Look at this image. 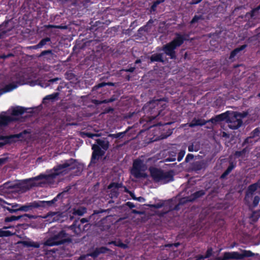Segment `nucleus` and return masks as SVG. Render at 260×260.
I'll return each instance as SVG.
<instances>
[{
	"instance_id": "13d9d810",
	"label": "nucleus",
	"mask_w": 260,
	"mask_h": 260,
	"mask_svg": "<svg viewBox=\"0 0 260 260\" xmlns=\"http://www.w3.org/2000/svg\"><path fill=\"white\" fill-rule=\"evenodd\" d=\"M0 58H3V59H6L7 58V55H0Z\"/></svg>"
},
{
	"instance_id": "bf43d9fd",
	"label": "nucleus",
	"mask_w": 260,
	"mask_h": 260,
	"mask_svg": "<svg viewBox=\"0 0 260 260\" xmlns=\"http://www.w3.org/2000/svg\"><path fill=\"white\" fill-rule=\"evenodd\" d=\"M51 53V51H44L42 53V55H44L46 53Z\"/></svg>"
},
{
	"instance_id": "f704fd0d",
	"label": "nucleus",
	"mask_w": 260,
	"mask_h": 260,
	"mask_svg": "<svg viewBox=\"0 0 260 260\" xmlns=\"http://www.w3.org/2000/svg\"><path fill=\"white\" fill-rule=\"evenodd\" d=\"M111 243L114 244L116 246H118L124 248H125L127 247L125 244H124L120 242L118 243V244H116L115 242H112V243H109V244H111Z\"/></svg>"
},
{
	"instance_id": "4d7b16f0",
	"label": "nucleus",
	"mask_w": 260,
	"mask_h": 260,
	"mask_svg": "<svg viewBox=\"0 0 260 260\" xmlns=\"http://www.w3.org/2000/svg\"><path fill=\"white\" fill-rule=\"evenodd\" d=\"M12 229V230H14V228L12 226H4L3 229H4V230H6V229Z\"/></svg>"
},
{
	"instance_id": "e433bc0d",
	"label": "nucleus",
	"mask_w": 260,
	"mask_h": 260,
	"mask_svg": "<svg viewBox=\"0 0 260 260\" xmlns=\"http://www.w3.org/2000/svg\"><path fill=\"white\" fill-rule=\"evenodd\" d=\"M212 253V249L211 248L208 249L206 252L205 258L209 257Z\"/></svg>"
},
{
	"instance_id": "6e6d98bb",
	"label": "nucleus",
	"mask_w": 260,
	"mask_h": 260,
	"mask_svg": "<svg viewBox=\"0 0 260 260\" xmlns=\"http://www.w3.org/2000/svg\"><path fill=\"white\" fill-rule=\"evenodd\" d=\"M226 259H224V254L222 257H219L217 258L216 260H226Z\"/></svg>"
},
{
	"instance_id": "423d86ee",
	"label": "nucleus",
	"mask_w": 260,
	"mask_h": 260,
	"mask_svg": "<svg viewBox=\"0 0 260 260\" xmlns=\"http://www.w3.org/2000/svg\"><path fill=\"white\" fill-rule=\"evenodd\" d=\"M147 167L141 160H135L133 163L131 174L137 178H146L147 175L145 172Z\"/></svg>"
},
{
	"instance_id": "09e8293b",
	"label": "nucleus",
	"mask_w": 260,
	"mask_h": 260,
	"mask_svg": "<svg viewBox=\"0 0 260 260\" xmlns=\"http://www.w3.org/2000/svg\"><path fill=\"white\" fill-rule=\"evenodd\" d=\"M202 0H193L191 2V4H197L200 3Z\"/></svg>"
},
{
	"instance_id": "49530a36",
	"label": "nucleus",
	"mask_w": 260,
	"mask_h": 260,
	"mask_svg": "<svg viewBox=\"0 0 260 260\" xmlns=\"http://www.w3.org/2000/svg\"><path fill=\"white\" fill-rule=\"evenodd\" d=\"M6 209L9 211L11 213H13V212H15L17 211H19L18 210V209H11L9 207H7Z\"/></svg>"
},
{
	"instance_id": "393cba45",
	"label": "nucleus",
	"mask_w": 260,
	"mask_h": 260,
	"mask_svg": "<svg viewBox=\"0 0 260 260\" xmlns=\"http://www.w3.org/2000/svg\"><path fill=\"white\" fill-rule=\"evenodd\" d=\"M9 182L5 183L3 185V187L4 188L6 189H18V183H16L10 186H8Z\"/></svg>"
},
{
	"instance_id": "f03ea898",
	"label": "nucleus",
	"mask_w": 260,
	"mask_h": 260,
	"mask_svg": "<svg viewBox=\"0 0 260 260\" xmlns=\"http://www.w3.org/2000/svg\"><path fill=\"white\" fill-rule=\"evenodd\" d=\"M244 116L245 115L236 112H226L216 116L215 118H211L209 121L215 123L226 120L230 128L237 129L241 125L242 123V119Z\"/></svg>"
},
{
	"instance_id": "8fccbe9b",
	"label": "nucleus",
	"mask_w": 260,
	"mask_h": 260,
	"mask_svg": "<svg viewBox=\"0 0 260 260\" xmlns=\"http://www.w3.org/2000/svg\"><path fill=\"white\" fill-rule=\"evenodd\" d=\"M135 70L134 68H130L126 70V72H133Z\"/></svg>"
},
{
	"instance_id": "c9c22d12",
	"label": "nucleus",
	"mask_w": 260,
	"mask_h": 260,
	"mask_svg": "<svg viewBox=\"0 0 260 260\" xmlns=\"http://www.w3.org/2000/svg\"><path fill=\"white\" fill-rule=\"evenodd\" d=\"M198 150V149L197 148L194 147V145L193 144H191L188 146V151L192 152V151H197Z\"/></svg>"
},
{
	"instance_id": "c756f323",
	"label": "nucleus",
	"mask_w": 260,
	"mask_h": 260,
	"mask_svg": "<svg viewBox=\"0 0 260 260\" xmlns=\"http://www.w3.org/2000/svg\"><path fill=\"white\" fill-rule=\"evenodd\" d=\"M185 153V151L184 150H181L180 152L179 153L178 156V160L181 161L183 157H184Z\"/></svg>"
},
{
	"instance_id": "338daca9",
	"label": "nucleus",
	"mask_w": 260,
	"mask_h": 260,
	"mask_svg": "<svg viewBox=\"0 0 260 260\" xmlns=\"http://www.w3.org/2000/svg\"><path fill=\"white\" fill-rule=\"evenodd\" d=\"M236 154L237 155L239 156V155H240V154H241V152H236Z\"/></svg>"
},
{
	"instance_id": "6e6552de",
	"label": "nucleus",
	"mask_w": 260,
	"mask_h": 260,
	"mask_svg": "<svg viewBox=\"0 0 260 260\" xmlns=\"http://www.w3.org/2000/svg\"><path fill=\"white\" fill-rule=\"evenodd\" d=\"M23 134H16V135H12L9 136H1L0 140H3V142H0V147H3L4 145L13 142V139L14 138H19Z\"/></svg>"
},
{
	"instance_id": "774afa93",
	"label": "nucleus",
	"mask_w": 260,
	"mask_h": 260,
	"mask_svg": "<svg viewBox=\"0 0 260 260\" xmlns=\"http://www.w3.org/2000/svg\"><path fill=\"white\" fill-rule=\"evenodd\" d=\"M139 62H140V60H137L136 61V63H139Z\"/></svg>"
},
{
	"instance_id": "f3484780",
	"label": "nucleus",
	"mask_w": 260,
	"mask_h": 260,
	"mask_svg": "<svg viewBox=\"0 0 260 260\" xmlns=\"http://www.w3.org/2000/svg\"><path fill=\"white\" fill-rule=\"evenodd\" d=\"M17 87V84L14 82L6 85L4 88L0 90L1 93L11 91Z\"/></svg>"
},
{
	"instance_id": "58836bf2",
	"label": "nucleus",
	"mask_w": 260,
	"mask_h": 260,
	"mask_svg": "<svg viewBox=\"0 0 260 260\" xmlns=\"http://www.w3.org/2000/svg\"><path fill=\"white\" fill-rule=\"evenodd\" d=\"M31 81L28 80L26 75H24L23 77V82L22 83H31Z\"/></svg>"
},
{
	"instance_id": "20e7f679",
	"label": "nucleus",
	"mask_w": 260,
	"mask_h": 260,
	"mask_svg": "<svg viewBox=\"0 0 260 260\" xmlns=\"http://www.w3.org/2000/svg\"><path fill=\"white\" fill-rule=\"evenodd\" d=\"M184 41L183 36L179 34L176 35V37L172 42L166 44L163 47V51L165 53L170 56L171 58L175 57V49L181 46Z\"/></svg>"
},
{
	"instance_id": "bb28decb",
	"label": "nucleus",
	"mask_w": 260,
	"mask_h": 260,
	"mask_svg": "<svg viewBox=\"0 0 260 260\" xmlns=\"http://www.w3.org/2000/svg\"><path fill=\"white\" fill-rule=\"evenodd\" d=\"M49 41H50L49 38H47L44 39H43L41 41V42L39 43V44L38 45L35 46V48H41L42 46H43L44 45H45L46 44V43Z\"/></svg>"
},
{
	"instance_id": "aec40b11",
	"label": "nucleus",
	"mask_w": 260,
	"mask_h": 260,
	"mask_svg": "<svg viewBox=\"0 0 260 260\" xmlns=\"http://www.w3.org/2000/svg\"><path fill=\"white\" fill-rule=\"evenodd\" d=\"M15 234L14 230L12 231H3L0 229V237H9Z\"/></svg>"
},
{
	"instance_id": "4c0bfd02",
	"label": "nucleus",
	"mask_w": 260,
	"mask_h": 260,
	"mask_svg": "<svg viewBox=\"0 0 260 260\" xmlns=\"http://www.w3.org/2000/svg\"><path fill=\"white\" fill-rule=\"evenodd\" d=\"M51 215L52 216H53V220H58V219H59V218H58L59 214L58 213H53L51 214Z\"/></svg>"
},
{
	"instance_id": "7c9ffc66",
	"label": "nucleus",
	"mask_w": 260,
	"mask_h": 260,
	"mask_svg": "<svg viewBox=\"0 0 260 260\" xmlns=\"http://www.w3.org/2000/svg\"><path fill=\"white\" fill-rule=\"evenodd\" d=\"M106 85H113V84L112 83H101L97 85L96 86H94V88H101L102 87H103Z\"/></svg>"
},
{
	"instance_id": "7ed1b4c3",
	"label": "nucleus",
	"mask_w": 260,
	"mask_h": 260,
	"mask_svg": "<svg viewBox=\"0 0 260 260\" xmlns=\"http://www.w3.org/2000/svg\"><path fill=\"white\" fill-rule=\"evenodd\" d=\"M109 147V142L105 140H96V144H93L92 146L93 153L92 155L91 161L95 162L102 157L105 152Z\"/></svg>"
},
{
	"instance_id": "4468645a",
	"label": "nucleus",
	"mask_w": 260,
	"mask_h": 260,
	"mask_svg": "<svg viewBox=\"0 0 260 260\" xmlns=\"http://www.w3.org/2000/svg\"><path fill=\"white\" fill-rule=\"evenodd\" d=\"M207 121L201 118H193L191 122L189 124V126L192 127L196 126H202L205 125Z\"/></svg>"
},
{
	"instance_id": "9b49d317",
	"label": "nucleus",
	"mask_w": 260,
	"mask_h": 260,
	"mask_svg": "<svg viewBox=\"0 0 260 260\" xmlns=\"http://www.w3.org/2000/svg\"><path fill=\"white\" fill-rule=\"evenodd\" d=\"M59 195H58L56 198H54L52 200L49 201H41L40 202H34V207H37L39 206L48 207L52 206L56 201L57 198Z\"/></svg>"
},
{
	"instance_id": "ddd939ff",
	"label": "nucleus",
	"mask_w": 260,
	"mask_h": 260,
	"mask_svg": "<svg viewBox=\"0 0 260 260\" xmlns=\"http://www.w3.org/2000/svg\"><path fill=\"white\" fill-rule=\"evenodd\" d=\"M224 259H242L241 253L237 252H225Z\"/></svg>"
},
{
	"instance_id": "a211bd4d",
	"label": "nucleus",
	"mask_w": 260,
	"mask_h": 260,
	"mask_svg": "<svg viewBox=\"0 0 260 260\" xmlns=\"http://www.w3.org/2000/svg\"><path fill=\"white\" fill-rule=\"evenodd\" d=\"M25 217H28L30 218H31V216L30 215L27 214H25L23 215H20V216H12L10 217H6L5 219V221L6 222H10V221H12L13 220L19 219L21 218H24L25 219Z\"/></svg>"
},
{
	"instance_id": "37998d69",
	"label": "nucleus",
	"mask_w": 260,
	"mask_h": 260,
	"mask_svg": "<svg viewBox=\"0 0 260 260\" xmlns=\"http://www.w3.org/2000/svg\"><path fill=\"white\" fill-rule=\"evenodd\" d=\"M162 204L161 203H157L154 205H152L151 206L155 208H159L162 206Z\"/></svg>"
},
{
	"instance_id": "de8ad7c7",
	"label": "nucleus",
	"mask_w": 260,
	"mask_h": 260,
	"mask_svg": "<svg viewBox=\"0 0 260 260\" xmlns=\"http://www.w3.org/2000/svg\"><path fill=\"white\" fill-rule=\"evenodd\" d=\"M193 158V155L191 154H188L185 158L186 161H189V159H191Z\"/></svg>"
},
{
	"instance_id": "2eb2a0df",
	"label": "nucleus",
	"mask_w": 260,
	"mask_h": 260,
	"mask_svg": "<svg viewBox=\"0 0 260 260\" xmlns=\"http://www.w3.org/2000/svg\"><path fill=\"white\" fill-rule=\"evenodd\" d=\"M163 101L162 100H156L154 101L151 102L149 103L148 106L149 108L152 109L155 107H157V113L159 114V111L158 110L160 107L163 105L162 104Z\"/></svg>"
},
{
	"instance_id": "dca6fc26",
	"label": "nucleus",
	"mask_w": 260,
	"mask_h": 260,
	"mask_svg": "<svg viewBox=\"0 0 260 260\" xmlns=\"http://www.w3.org/2000/svg\"><path fill=\"white\" fill-rule=\"evenodd\" d=\"M8 23V21H6L3 24L0 25V39L4 37V36L6 35L8 32L11 31L12 28H10L7 29H6V26Z\"/></svg>"
},
{
	"instance_id": "5701e85b",
	"label": "nucleus",
	"mask_w": 260,
	"mask_h": 260,
	"mask_svg": "<svg viewBox=\"0 0 260 260\" xmlns=\"http://www.w3.org/2000/svg\"><path fill=\"white\" fill-rule=\"evenodd\" d=\"M86 210L85 208L81 207L78 209L74 210L73 214L75 215L82 216L86 212Z\"/></svg>"
},
{
	"instance_id": "39448f33",
	"label": "nucleus",
	"mask_w": 260,
	"mask_h": 260,
	"mask_svg": "<svg viewBox=\"0 0 260 260\" xmlns=\"http://www.w3.org/2000/svg\"><path fill=\"white\" fill-rule=\"evenodd\" d=\"M150 172L151 177L155 182L166 183L172 180V176L169 172L153 168L150 169Z\"/></svg>"
},
{
	"instance_id": "4be33fe9",
	"label": "nucleus",
	"mask_w": 260,
	"mask_h": 260,
	"mask_svg": "<svg viewBox=\"0 0 260 260\" xmlns=\"http://www.w3.org/2000/svg\"><path fill=\"white\" fill-rule=\"evenodd\" d=\"M23 134V135L19 139L22 138L25 141H28L31 138L30 132L25 130L22 133H19V134Z\"/></svg>"
},
{
	"instance_id": "a19ab883",
	"label": "nucleus",
	"mask_w": 260,
	"mask_h": 260,
	"mask_svg": "<svg viewBox=\"0 0 260 260\" xmlns=\"http://www.w3.org/2000/svg\"><path fill=\"white\" fill-rule=\"evenodd\" d=\"M260 9V5L256 8L255 9H253L251 12V16L253 17L254 16V13L255 12H257Z\"/></svg>"
},
{
	"instance_id": "cd10ccee",
	"label": "nucleus",
	"mask_w": 260,
	"mask_h": 260,
	"mask_svg": "<svg viewBox=\"0 0 260 260\" xmlns=\"http://www.w3.org/2000/svg\"><path fill=\"white\" fill-rule=\"evenodd\" d=\"M233 168H234V166H233L232 165L228 167V168L227 169V170L221 175V177L224 178L226 175H228L231 172V171L233 169Z\"/></svg>"
},
{
	"instance_id": "72a5a7b5",
	"label": "nucleus",
	"mask_w": 260,
	"mask_h": 260,
	"mask_svg": "<svg viewBox=\"0 0 260 260\" xmlns=\"http://www.w3.org/2000/svg\"><path fill=\"white\" fill-rule=\"evenodd\" d=\"M201 19H202V17L201 16H195L193 18L192 20L191 21V23H192V24L194 23L198 22L199 20H200Z\"/></svg>"
},
{
	"instance_id": "79ce46f5",
	"label": "nucleus",
	"mask_w": 260,
	"mask_h": 260,
	"mask_svg": "<svg viewBox=\"0 0 260 260\" xmlns=\"http://www.w3.org/2000/svg\"><path fill=\"white\" fill-rule=\"evenodd\" d=\"M8 158L7 157L0 158V166L5 164Z\"/></svg>"
},
{
	"instance_id": "a18cd8bd",
	"label": "nucleus",
	"mask_w": 260,
	"mask_h": 260,
	"mask_svg": "<svg viewBox=\"0 0 260 260\" xmlns=\"http://www.w3.org/2000/svg\"><path fill=\"white\" fill-rule=\"evenodd\" d=\"M204 194V192L203 191H200L197 192L195 194L196 198H198V197L203 195Z\"/></svg>"
},
{
	"instance_id": "f257e3e1",
	"label": "nucleus",
	"mask_w": 260,
	"mask_h": 260,
	"mask_svg": "<svg viewBox=\"0 0 260 260\" xmlns=\"http://www.w3.org/2000/svg\"><path fill=\"white\" fill-rule=\"evenodd\" d=\"M73 159L59 165L47 172L46 175H41L34 178V186H44L46 184L53 185L60 180L59 177L68 174L75 168L76 165Z\"/></svg>"
},
{
	"instance_id": "2f4dec72",
	"label": "nucleus",
	"mask_w": 260,
	"mask_h": 260,
	"mask_svg": "<svg viewBox=\"0 0 260 260\" xmlns=\"http://www.w3.org/2000/svg\"><path fill=\"white\" fill-rule=\"evenodd\" d=\"M259 200H260V198L258 196L254 197V199L253 200V205L254 207L256 206L257 205V204L259 203Z\"/></svg>"
},
{
	"instance_id": "864d4df0",
	"label": "nucleus",
	"mask_w": 260,
	"mask_h": 260,
	"mask_svg": "<svg viewBox=\"0 0 260 260\" xmlns=\"http://www.w3.org/2000/svg\"><path fill=\"white\" fill-rule=\"evenodd\" d=\"M80 221L82 223H84L85 222H87V220L86 218H82Z\"/></svg>"
},
{
	"instance_id": "052dcab7",
	"label": "nucleus",
	"mask_w": 260,
	"mask_h": 260,
	"mask_svg": "<svg viewBox=\"0 0 260 260\" xmlns=\"http://www.w3.org/2000/svg\"><path fill=\"white\" fill-rule=\"evenodd\" d=\"M14 55L12 53H9L8 55H7V57H12Z\"/></svg>"
},
{
	"instance_id": "1a4fd4ad",
	"label": "nucleus",
	"mask_w": 260,
	"mask_h": 260,
	"mask_svg": "<svg viewBox=\"0 0 260 260\" xmlns=\"http://www.w3.org/2000/svg\"><path fill=\"white\" fill-rule=\"evenodd\" d=\"M121 187L120 184L112 183L108 186V190L110 193V197L111 198L117 197L118 194V189Z\"/></svg>"
},
{
	"instance_id": "9d476101",
	"label": "nucleus",
	"mask_w": 260,
	"mask_h": 260,
	"mask_svg": "<svg viewBox=\"0 0 260 260\" xmlns=\"http://www.w3.org/2000/svg\"><path fill=\"white\" fill-rule=\"evenodd\" d=\"M257 185L254 184L250 185L249 187L245 197V200L248 203H249L252 200L253 195L254 194V192L257 189Z\"/></svg>"
},
{
	"instance_id": "603ef678",
	"label": "nucleus",
	"mask_w": 260,
	"mask_h": 260,
	"mask_svg": "<svg viewBox=\"0 0 260 260\" xmlns=\"http://www.w3.org/2000/svg\"><path fill=\"white\" fill-rule=\"evenodd\" d=\"M137 200L138 201H139V202H143L145 200V199L142 197H139V198H137Z\"/></svg>"
},
{
	"instance_id": "412c9836",
	"label": "nucleus",
	"mask_w": 260,
	"mask_h": 260,
	"mask_svg": "<svg viewBox=\"0 0 260 260\" xmlns=\"http://www.w3.org/2000/svg\"><path fill=\"white\" fill-rule=\"evenodd\" d=\"M150 59L151 61H162V54H155L152 55Z\"/></svg>"
},
{
	"instance_id": "69168bd1",
	"label": "nucleus",
	"mask_w": 260,
	"mask_h": 260,
	"mask_svg": "<svg viewBox=\"0 0 260 260\" xmlns=\"http://www.w3.org/2000/svg\"><path fill=\"white\" fill-rule=\"evenodd\" d=\"M0 202H3L4 203L7 204L5 201L1 199H0Z\"/></svg>"
},
{
	"instance_id": "e2e57ef3",
	"label": "nucleus",
	"mask_w": 260,
	"mask_h": 260,
	"mask_svg": "<svg viewBox=\"0 0 260 260\" xmlns=\"http://www.w3.org/2000/svg\"><path fill=\"white\" fill-rule=\"evenodd\" d=\"M127 204H128V206H129V207H134V206H133V205H132V203H127Z\"/></svg>"
},
{
	"instance_id": "0eeeda50",
	"label": "nucleus",
	"mask_w": 260,
	"mask_h": 260,
	"mask_svg": "<svg viewBox=\"0 0 260 260\" xmlns=\"http://www.w3.org/2000/svg\"><path fill=\"white\" fill-rule=\"evenodd\" d=\"M69 238L68 234L64 231H60L55 234L53 237L47 240L45 244L48 246H53L62 244Z\"/></svg>"
},
{
	"instance_id": "680f3d73",
	"label": "nucleus",
	"mask_w": 260,
	"mask_h": 260,
	"mask_svg": "<svg viewBox=\"0 0 260 260\" xmlns=\"http://www.w3.org/2000/svg\"><path fill=\"white\" fill-rule=\"evenodd\" d=\"M18 207V204H15V205H12V207L13 208H16V207Z\"/></svg>"
},
{
	"instance_id": "c03bdc74",
	"label": "nucleus",
	"mask_w": 260,
	"mask_h": 260,
	"mask_svg": "<svg viewBox=\"0 0 260 260\" xmlns=\"http://www.w3.org/2000/svg\"><path fill=\"white\" fill-rule=\"evenodd\" d=\"M114 100L113 99H110V100H105L104 101H102V102H97V104H102V103H109V102H113Z\"/></svg>"
},
{
	"instance_id": "ea45409f",
	"label": "nucleus",
	"mask_w": 260,
	"mask_h": 260,
	"mask_svg": "<svg viewBox=\"0 0 260 260\" xmlns=\"http://www.w3.org/2000/svg\"><path fill=\"white\" fill-rule=\"evenodd\" d=\"M85 135L89 137V138H93V137H97L99 135H97V134H91V133H85Z\"/></svg>"
},
{
	"instance_id": "5fc2aeb1",
	"label": "nucleus",
	"mask_w": 260,
	"mask_h": 260,
	"mask_svg": "<svg viewBox=\"0 0 260 260\" xmlns=\"http://www.w3.org/2000/svg\"><path fill=\"white\" fill-rule=\"evenodd\" d=\"M22 243L25 245L30 246H32V245L31 244H29L26 241L22 242Z\"/></svg>"
},
{
	"instance_id": "473e14b6",
	"label": "nucleus",
	"mask_w": 260,
	"mask_h": 260,
	"mask_svg": "<svg viewBox=\"0 0 260 260\" xmlns=\"http://www.w3.org/2000/svg\"><path fill=\"white\" fill-rule=\"evenodd\" d=\"M57 96V93L52 94L46 96L44 100H53Z\"/></svg>"
},
{
	"instance_id": "6ab92c4d",
	"label": "nucleus",
	"mask_w": 260,
	"mask_h": 260,
	"mask_svg": "<svg viewBox=\"0 0 260 260\" xmlns=\"http://www.w3.org/2000/svg\"><path fill=\"white\" fill-rule=\"evenodd\" d=\"M107 251H108V249H107L106 247H102L99 248H96L93 252L90 253L89 255L95 257H96L99 254L102 253H105Z\"/></svg>"
},
{
	"instance_id": "a878e982",
	"label": "nucleus",
	"mask_w": 260,
	"mask_h": 260,
	"mask_svg": "<svg viewBox=\"0 0 260 260\" xmlns=\"http://www.w3.org/2000/svg\"><path fill=\"white\" fill-rule=\"evenodd\" d=\"M242 256V259L244 257H250L254 255V253H253L250 251H246L244 250L242 251V253H241Z\"/></svg>"
},
{
	"instance_id": "c85d7f7f",
	"label": "nucleus",
	"mask_w": 260,
	"mask_h": 260,
	"mask_svg": "<svg viewBox=\"0 0 260 260\" xmlns=\"http://www.w3.org/2000/svg\"><path fill=\"white\" fill-rule=\"evenodd\" d=\"M32 208V205H28V206H23L19 208H18L19 210L21 211H27L30 209H31Z\"/></svg>"
},
{
	"instance_id": "f8f14e48",
	"label": "nucleus",
	"mask_w": 260,
	"mask_h": 260,
	"mask_svg": "<svg viewBox=\"0 0 260 260\" xmlns=\"http://www.w3.org/2000/svg\"><path fill=\"white\" fill-rule=\"evenodd\" d=\"M30 180H24L18 183V191H25L27 189H29L32 185L31 183L30 182Z\"/></svg>"
},
{
	"instance_id": "b1692460",
	"label": "nucleus",
	"mask_w": 260,
	"mask_h": 260,
	"mask_svg": "<svg viewBox=\"0 0 260 260\" xmlns=\"http://www.w3.org/2000/svg\"><path fill=\"white\" fill-rule=\"evenodd\" d=\"M246 47V45H242V46H241L239 48H237L236 49H235L232 53H231V57H234L239 52H240V51L242 50L243 49H244Z\"/></svg>"
},
{
	"instance_id": "3c124183",
	"label": "nucleus",
	"mask_w": 260,
	"mask_h": 260,
	"mask_svg": "<svg viewBox=\"0 0 260 260\" xmlns=\"http://www.w3.org/2000/svg\"><path fill=\"white\" fill-rule=\"evenodd\" d=\"M159 3V2H158V1L156 2L153 4V5L152 6V8L153 9H154V8L155 7H156V6H157Z\"/></svg>"
},
{
	"instance_id": "0e129e2a",
	"label": "nucleus",
	"mask_w": 260,
	"mask_h": 260,
	"mask_svg": "<svg viewBox=\"0 0 260 260\" xmlns=\"http://www.w3.org/2000/svg\"><path fill=\"white\" fill-rule=\"evenodd\" d=\"M55 27H57V28H64L66 27L61 26H55Z\"/></svg>"
}]
</instances>
